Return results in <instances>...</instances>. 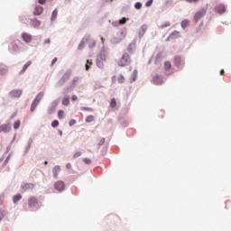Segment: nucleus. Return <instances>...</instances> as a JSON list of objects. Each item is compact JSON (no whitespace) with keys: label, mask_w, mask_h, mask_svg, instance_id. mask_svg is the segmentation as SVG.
I'll return each mask as SVG.
<instances>
[{"label":"nucleus","mask_w":231,"mask_h":231,"mask_svg":"<svg viewBox=\"0 0 231 231\" xmlns=\"http://www.w3.org/2000/svg\"><path fill=\"white\" fill-rule=\"evenodd\" d=\"M125 37H127V28L123 27L119 32H116V36L112 38L111 43L119 44V42H122Z\"/></svg>","instance_id":"obj_1"},{"label":"nucleus","mask_w":231,"mask_h":231,"mask_svg":"<svg viewBox=\"0 0 231 231\" xmlns=\"http://www.w3.org/2000/svg\"><path fill=\"white\" fill-rule=\"evenodd\" d=\"M43 97H44V92L38 93V95L35 97V98L32 100L31 104V108H30L31 113H33V111L37 109V106L41 104V101L42 100Z\"/></svg>","instance_id":"obj_2"},{"label":"nucleus","mask_w":231,"mask_h":231,"mask_svg":"<svg viewBox=\"0 0 231 231\" xmlns=\"http://www.w3.org/2000/svg\"><path fill=\"white\" fill-rule=\"evenodd\" d=\"M71 74H72L71 69H68L57 82L56 88H62V86L64 84H66V82H68V80H69Z\"/></svg>","instance_id":"obj_3"},{"label":"nucleus","mask_w":231,"mask_h":231,"mask_svg":"<svg viewBox=\"0 0 231 231\" xmlns=\"http://www.w3.org/2000/svg\"><path fill=\"white\" fill-rule=\"evenodd\" d=\"M208 10V5H207L205 7L197 11V13L194 15V22L196 23H199V21H201V19H203V17H205V15H207Z\"/></svg>","instance_id":"obj_4"},{"label":"nucleus","mask_w":231,"mask_h":231,"mask_svg":"<svg viewBox=\"0 0 231 231\" xmlns=\"http://www.w3.org/2000/svg\"><path fill=\"white\" fill-rule=\"evenodd\" d=\"M129 64H131V58L128 53H125L118 61V66L124 68V66H129Z\"/></svg>","instance_id":"obj_5"},{"label":"nucleus","mask_w":231,"mask_h":231,"mask_svg":"<svg viewBox=\"0 0 231 231\" xmlns=\"http://www.w3.org/2000/svg\"><path fill=\"white\" fill-rule=\"evenodd\" d=\"M106 60V54L100 53L97 57L96 64L99 69H104V61Z\"/></svg>","instance_id":"obj_6"},{"label":"nucleus","mask_w":231,"mask_h":231,"mask_svg":"<svg viewBox=\"0 0 231 231\" xmlns=\"http://www.w3.org/2000/svg\"><path fill=\"white\" fill-rule=\"evenodd\" d=\"M90 41V35L89 34H87L85 35L82 40L80 41L79 46H78V50H84V47L86 46V42H89Z\"/></svg>","instance_id":"obj_7"},{"label":"nucleus","mask_w":231,"mask_h":231,"mask_svg":"<svg viewBox=\"0 0 231 231\" xmlns=\"http://www.w3.org/2000/svg\"><path fill=\"white\" fill-rule=\"evenodd\" d=\"M21 95H23L22 89H13L9 92L10 98H21Z\"/></svg>","instance_id":"obj_8"},{"label":"nucleus","mask_w":231,"mask_h":231,"mask_svg":"<svg viewBox=\"0 0 231 231\" xmlns=\"http://www.w3.org/2000/svg\"><path fill=\"white\" fill-rule=\"evenodd\" d=\"M58 106H59V99H56L49 106L48 114L49 115H53L55 113Z\"/></svg>","instance_id":"obj_9"},{"label":"nucleus","mask_w":231,"mask_h":231,"mask_svg":"<svg viewBox=\"0 0 231 231\" xmlns=\"http://www.w3.org/2000/svg\"><path fill=\"white\" fill-rule=\"evenodd\" d=\"M54 189L55 190H58L59 192H62L65 189L64 181L58 180L54 183Z\"/></svg>","instance_id":"obj_10"},{"label":"nucleus","mask_w":231,"mask_h":231,"mask_svg":"<svg viewBox=\"0 0 231 231\" xmlns=\"http://www.w3.org/2000/svg\"><path fill=\"white\" fill-rule=\"evenodd\" d=\"M127 21H129V18L123 17L118 21L113 22L112 26H114L115 28H117V26H122V25L125 24V23H127Z\"/></svg>","instance_id":"obj_11"},{"label":"nucleus","mask_w":231,"mask_h":231,"mask_svg":"<svg viewBox=\"0 0 231 231\" xmlns=\"http://www.w3.org/2000/svg\"><path fill=\"white\" fill-rule=\"evenodd\" d=\"M12 131V125L10 123L0 125V133H10Z\"/></svg>","instance_id":"obj_12"},{"label":"nucleus","mask_w":231,"mask_h":231,"mask_svg":"<svg viewBox=\"0 0 231 231\" xmlns=\"http://www.w3.org/2000/svg\"><path fill=\"white\" fill-rule=\"evenodd\" d=\"M152 80L153 83H155L157 86H160L165 82V79L162 75H156L155 77H153Z\"/></svg>","instance_id":"obj_13"},{"label":"nucleus","mask_w":231,"mask_h":231,"mask_svg":"<svg viewBox=\"0 0 231 231\" xmlns=\"http://www.w3.org/2000/svg\"><path fill=\"white\" fill-rule=\"evenodd\" d=\"M176 39H180V32L178 31H174L173 32H171L168 38L166 39L167 42L169 41H174Z\"/></svg>","instance_id":"obj_14"},{"label":"nucleus","mask_w":231,"mask_h":231,"mask_svg":"<svg viewBox=\"0 0 231 231\" xmlns=\"http://www.w3.org/2000/svg\"><path fill=\"white\" fill-rule=\"evenodd\" d=\"M147 28H148V26H147V24H143L141 27H140V29H139V31H138V36H139V39H142V37H143V35H145V32H147Z\"/></svg>","instance_id":"obj_15"},{"label":"nucleus","mask_w":231,"mask_h":231,"mask_svg":"<svg viewBox=\"0 0 231 231\" xmlns=\"http://www.w3.org/2000/svg\"><path fill=\"white\" fill-rule=\"evenodd\" d=\"M22 39L24 42L30 43L33 40V37L30 33L23 32Z\"/></svg>","instance_id":"obj_16"},{"label":"nucleus","mask_w":231,"mask_h":231,"mask_svg":"<svg viewBox=\"0 0 231 231\" xmlns=\"http://www.w3.org/2000/svg\"><path fill=\"white\" fill-rule=\"evenodd\" d=\"M215 11L217 12V14H225V12H226V7H225V5L220 4L218 5H216Z\"/></svg>","instance_id":"obj_17"},{"label":"nucleus","mask_w":231,"mask_h":231,"mask_svg":"<svg viewBox=\"0 0 231 231\" xmlns=\"http://www.w3.org/2000/svg\"><path fill=\"white\" fill-rule=\"evenodd\" d=\"M173 62L176 68H179V69L183 68V61L181 60V57H179V56L175 57Z\"/></svg>","instance_id":"obj_18"},{"label":"nucleus","mask_w":231,"mask_h":231,"mask_svg":"<svg viewBox=\"0 0 231 231\" xmlns=\"http://www.w3.org/2000/svg\"><path fill=\"white\" fill-rule=\"evenodd\" d=\"M37 199H35V197H32L31 199H29L28 200V205L30 208H35V207H37Z\"/></svg>","instance_id":"obj_19"},{"label":"nucleus","mask_w":231,"mask_h":231,"mask_svg":"<svg viewBox=\"0 0 231 231\" xmlns=\"http://www.w3.org/2000/svg\"><path fill=\"white\" fill-rule=\"evenodd\" d=\"M34 187L32 183H25L22 185V190H23V192H26V190H33Z\"/></svg>","instance_id":"obj_20"},{"label":"nucleus","mask_w":231,"mask_h":231,"mask_svg":"<svg viewBox=\"0 0 231 231\" xmlns=\"http://www.w3.org/2000/svg\"><path fill=\"white\" fill-rule=\"evenodd\" d=\"M134 50H136V41H133L129 46H128V49H127V51L129 53H134Z\"/></svg>","instance_id":"obj_21"},{"label":"nucleus","mask_w":231,"mask_h":231,"mask_svg":"<svg viewBox=\"0 0 231 231\" xmlns=\"http://www.w3.org/2000/svg\"><path fill=\"white\" fill-rule=\"evenodd\" d=\"M30 23L32 28H39V26H41V21H39L37 18L31 19Z\"/></svg>","instance_id":"obj_22"},{"label":"nucleus","mask_w":231,"mask_h":231,"mask_svg":"<svg viewBox=\"0 0 231 231\" xmlns=\"http://www.w3.org/2000/svg\"><path fill=\"white\" fill-rule=\"evenodd\" d=\"M32 143H33V139L29 138L27 142V145L25 146L24 154H28L30 149L32 148Z\"/></svg>","instance_id":"obj_23"},{"label":"nucleus","mask_w":231,"mask_h":231,"mask_svg":"<svg viewBox=\"0 0 231 231\" xmlns=\"http://www.w3.org/2000/svg\"><path fill=\"white\" fill-rule=\"evenodd\" d=\"M8 73V67L5 64H0V75H6Z\"/></svg>","instance_id":"obj_24"},{"label":"nucleus","mask_w":231,"mask_h":231,"mask_svg":"<svg viewBox=\"0 0 231 231\" xmlns=\"http://www.w3.org/2000/svg\"><path fill=\"white\" fill-rule=\"evenodd\" d=\"M22 199H23V195H21V193H18L13 197V203H14L15 205L19 203V201H21Z\"/></svg>","instance_id":"obj_25"},{"label":"nucleus","mask_w":231,"mask_h":231,"mask_svg":"<svg viewBox=\"0 0 231 231\" xmlns=\"http://www.w3.org/2000/svg\"><path fill=\"white\" fill-rule=\"evenodd\" d=\"M44 12V8L41 5H37L34 9V15H41Z\"/></svg>","instance_id":"obj_26"},{"label":"nucleus","mask_w":231,"mask_h":231,"mask_svg":"<svg viewBox=\"0 0 231 231\" xmlns=\"http://www.w3.org/2000/svg\"><path fill=\"white\" fill-rule=\"evenodd\" d=\"M52 172H53L54 178L57 179V177L59 176V172H60V166L59 165L54 166V168L52 169Z\"/></svg>","instance_id":"obj_27"},{"label":"nucleus","mask_w":231,"mask_h":231,"mask_svg":"<svg viewBox=\"0 0 231 231\" xmlns=\"http://www.w3.org/2000/svg\"><path fill=\"white\" fill-rule=\"evenodd\" d=\"M30 66H32V61H27V62L23 65L22 70L20 71V75H23V74L28 69V68H30Z\"/></svg>","instance_id":"obj_28"},{"label":"nucleus","mask_w":231,"mask_h":231,"mask_svg":"<svg viewBox=\"0 0 231 231\" xmlns=\"http://www.w3.org/2000/svg\"><path fill=\"white\" fill-rule=\"evenodd\" d=\"M87 44H88V48H90V50H93V48L97 46V41L91 39L90 36V40L87 42Z\"/></svg>","instance_id":"obj_29"},{"label":"nucleus","mask_w":231,"mask_h":231,"mask_svg":"<svg viewBox=\"0 0 231 231\" xmlns=\"http://www.w3.org/2000/svg\"><path fill=\"white\" fill-rule=\"evenodd\" d=\"M57 15H59V10L54 9L51 14V21L53 23L54 21H57Z\"/></svg>","instance_id":"obj_30"},{"label":"nucleus","mask_w":231,"mask_h":231,"mask_svg":"<svg viewBox=\"0 0 231 231\" xmlns=\"http://www.w3.org/2000/svg\"><path fill=\"white\" fill-rule=\"evenodd\" d=\"M190 24V21L185 19L180 23V26L182 30H185V28H187V26H189Z\"/></svg>","instance_id":"obj_31"},{"label":"nucleus","mask_w":231,"mask_h":231,"mask_svg":"<svg viewBox=\"0 0 231 231\" xmlns=\"http://www.w3.org/2000/svg\"><path fill=\"white\" fill-rule=\"evenodd\" d=\"M79 77H74L73 78L72 83H71L72 88H77V84H79Z\"/></svg>","instance_id":"obj_32"},{"label":"nucleus","mask_w":231,"mask_h":231,"mask_svg":"<svg viewBox=\"0 0 231 231\" xmlns=\"http://www.w3.org/2000/svg\"><path fill=\"white\" fill-rule=\"evenodd\" d=\"M138 77V70L134 69L132 74V79L131 82H134Z\"/></svg>","instance_id":"obj_33"},{"label":"nucleus","mask_w":231,"mask_h":231,"mask_svg":"<svg viewBox=\"0 0 231 231\" xmlns=\"http://www.w3.org/2000/svg\"><path fill=\"white\" fill-rule=\"evenodd\" d=\"M87 124H91V122H95V116H88L86 118Z\"/></svg>","instance_id":"obj_34"},{"label":"nucleus","mask_w":231,"mask_h":231,"mask_svg":"<svg viewBox=\"0 0 231 231\" xmlns=\"http://www.w3.org/2000/svg\"><path fill=\"white\" fill-rule=\"evenodd\" d=\"M169 26H171V22H166L164 24L158 25V27H159L161 30H163V29H165V28H169Z\"/></svg>","instance_id":"obj_35"},{"label":"nucleus","mask_w":231,"mask_h":231,"mask_svg":"<svg viewBox=\"0 0 231 231\" xmlns=\"http://www.w3.org/2000/svg\"><path fill=\"white\" fill-rule=\"evenodd\" d=\"M62 106H69V97H63V99H62Z\"/></svg>","instance_id":"obj_36"},{"label":"nucleus","mask_w":231,"mask_h":231,"mask_svg":"<svg viewBox=\"0 0 231 231\" xmlns=\"http://www.w3.org/2000/svg\"><path fill=\"white\" fill-rule=\"evenodd\" d=\"M12 47V51L14 52V53H17V51H19V45L15 44V43H13L11 45Z\"/></svg>","instance_id":"obj_37"},{"label":"nucleus","mask_w":231,"mask_h":231,"mask_svg":"<svg viewBox=\"0 0 231 231\" xmlns=\"http://www.w3.org/2000/svg\"><path fill=\"white\" fill-rule=\"evenodd\" d=\"M58 118H59V120H64V111L63 110H59Z\"/></svg>","instance_id":"obj_38"},{"label":"nucleus","mask_w":231,"mask_h":231,"mask_svg":"<svg viewBox=\"0 0 231 231\" xmlns=\"http://www.w3.org/2000/svg\"><path fill=\"white\" fill-rule=\"evenodd\" d=\"M117 80L119 84H124V82H125V78H124V75L121 74L118 76Z\"/></svg>","instance_id":"obj_39"},{"label":"nucleus","mask_w":231,"mask_h":231,"mask_svg":"<svg viewBox=\"0 0 231 231\" xmlns=\"http://www.w3.org/2000/svg\"><path fill=\"white\" fill-rule=\"evenodd\" d=\"M171 65L169 61H165L164 62V69H166V71H169V69H171Z\"/></svg>","instance_id":"obj_40"},{"label":"nucleus","mask_w":231,"mask_h":231,"mask_svg":"<svg viewBox=\"0 0 231 231\" xmlns=\"http://www.w3.org/2000/svg\"><path fill=\"white\" fill-rule=\"evenodd\" d=\"M19 127H21V121L17 120L14 124V129L17 130L19 129Z\"/></svg>","instance_id":"obj_41"},{"label":"nucleus","mask_w":231,"mask_h":231,"mask_svg":"<svg viewBox=\"0 0 231 231\" xmlns=\"http://www.w3.org/2000/svg\"><path fill=\"white\" fill-rule=\"evenodd\" d=\"M80 111H90L91 113H93V108L91 107H88V106H81L80 107Z\"/></svg>","instance_id":"obj_42"},{"label":"nucleus","mask_w":231,"mask_h":231,"mask_svg":"<svg viewBox=\"0 0 231 231\" xmlns=\"http://www.w3.org/2000/svg\"><path fill=\"white\" fill-rule=\"evenodd\" d=\"M91 64H93L91 60H87V64L85 65L86 71H89V66H91Z\"/></svg>","instance_id":"obj_43"},{"label":"nucleus","mask_w":231,"mask_h":231,"mask_svg":"<svg viewBox=\"0 0 231 231\" xmlns=\"http://www.w3.org/2000/svg\"><path fill=\"white\" fill-rule=\"evenodd\" d=\"M134 9L135 10H142V3L141 2H137L134 4Z\"/></svg>","instance_id":"obj_44"},{"label":"nucleus","mask_w":231,"mask_h":231,"mask_svg":"<svg viewBox=\"0 0 231 231\" xmlns=\"http://www.w3.org/2000/svg\"><path fill=\"white\" fill-rule=\"evenodd\" d=\"M110 107H116V99L115 98H112L111 101H110Z\"/></svg>","instance_id":"obj_45"},{"label":"nucleus","mask_w":231,"mask_h":231,"mask_svg":"<svg viewBox=\"0 0 231 231\" xmlns=\"http://www.w3.org/2000/svg\"><path fill=\"white\" fill-rule=\"evenodd\" d=\"M51 127H53V129H55L56 127H59V120L52 121Z\"/></svg>","instance_id":"obj_46"},{"label":"nucleus","mask_w":231,"mask_h":231,"mask_svg":"<svg viewBox=\"0 0 231 231\" xmlns=\"http://www.w3.org/2000/svg\"><path fill=\"white\" fill-rule=\"evenodd\" d=\"M104 143H106V138H101L100 141L98 142L97 145L98 147L104 145Z\"/></svg>","instance_id":"obj_47"},{"label":"nucleus","mask_w":231,"mask_h":231,"mask_svg":"<svg viewBox=\"0 0 231 231\" xmlns=\"http://www.w3.org/2000/svg\"><path fill=\"white\" fill-rule=\"evenodd\" d=\"M152 3H153V0H148V1L145 3L146 8H149L150 6H152Z\"/></svg>","instance_id":"obj_48"},{"label":"nucleus","mask_w":231,"mask_h":231,"mask_svg":"<svg viewBox=\"0 0 231 231\" xmlns=\"http://www.w3.org/2000/svg\"><path fill=\"white\" fill-rule=\"evenodd\" d=\"M75 124H77V120L71 119L69 123V127H73V125H75Z\"/></svg>","instance_id":"obj_49"},{"label":"nucleus","mask_w":231,"mask_h":231,"mask_svg":"<svg viewBox=\"0 0 231 231\" xmlns=\"http://www.w3.org/2000/svg\"><path fill=\"white\" fill-rule=\"evenodd\" d=\"M79 156H82V152H76L73 155V158H79Z\"/></svg>","instance_id":"obj_50"},{"label":"nucleus","mask_w":231,"mask_h":231,"mask_svg":"<svg viewBox=\"0 0 231 231\" xmlns=\"http://www.w3.org/2000/svg\"><path fill=\"white\" fill-rule=\"evenodd\" d=\"M73 87H68L67 88H66V90L64 91V93L66 94V93H71V91H73Z\"/></svg>","instance_id":"obj_51"},{"label":"nucleus","mask_w":231,"mask_h":231,"mask_svg":"<svg viewBox=\"0 0 231 231\" xmlns=\"http://www.w3.org/2000/svg\"><path fill=\"white\" fill-rule=\"evenodd\" d=\"M5 211H0V221H3V219L5 218Z\"/></svg>","instance_id":"obj_52"},{"label":"nucleus","mask_w":231,"mask_h":231,"mask_svg":"<svg viewBox=\"0 0 231 231\" xmlns=\"http://www.w3.org/2000/svg\"><path fill=\"white\" fill-rule=\"evenodd\" d=\"M84 162H85V163H86L87 165H90V164H91V161H90L89 158H85V159H84Z\"/></svg>","instance_id":"obj_53"},{"label":"nucleus","mask_w":231,"mask_h":231,"mask_svg":"<svg viewBox=\"0 0 231 231\" xmlns=\"http://www.w3.org/2000/svg\"><path fill=\"white\" fill-rule=\"evenodd\" d=\"M10 156H12V153H10V154L6 157V159L5 160V162H4V164H5V165H6V163H8V162L10 161Z\"/></svg>","instance_id":"obj_54"},{"label":"nucleus","mask_w":231,"mask_h":231,"mask_svg":"<svg viewBox=\"0 0 231 231\" xmlns=\"http://www.w3.org/2000/svg\"><path fill=\"white\" fill-rule=\"evenodd\" d=\"M78 99H79V97H78L77 96H75V95H73V96L71 97L72 102H77Z\"/></svg>","instance_id":"obj_55"},{"label":"nucleus","mask_w":231,"mask_h":231,"mask_svg":"<svg viewBox=\"0 0 231 231\" xmlns=\"http://www.w3.org/2000/svg\"><path fill=\"white\" fill-rule=\"evenodd\" d=\"M51 42V40H50V38L46 39L44 42H43V44H50Z\"/></svg>","instance_id":"obj_56"},{"label":"nucleus","mask_w":231,"mask_h":231,"mask_svg":"<svg viewBox=\"0 0 231 231\" xmlns=\"http://www.w3.org/2000/svg\"><path fill=\"white\" fill-rule=\"evenodd\" d=\"M11 150H12V145L7 146L5 154H6V152H10Z\"/></svg>","instance_id":"obj_57"},{"label":"nucleus","mask_w":231,"mask_h":231,"mask_svg":"<svg viewBox=\"0 0 231 231\" xmlns=\"http://www.w3.org/2000/svg\"><path fill=\"white\" fill-rule=\"evenodd\" d=\"M39 5H46V0H38Z\"/></svg>","instance_id":"obj_58"},{"label":"nucleus","mask_w":231,"mask_h":231,"mask_svg":"<svg viewBox=\"0 0 231 231\" xmlns=\"http://www.w3.org/2000/svg\"><path fill=\"white\" fill-rule=\"evenodd\" d=\"M186 3H198L199 0H185Z\"/></svg>","instance_id":"obj_59"},{"label":"nucleus","mask_w":231,"mask_h":231,"mask_svg":"<svg viewBox=\"0 0 231 231\" xmlns=\"http://www.w3.org/2000/svg\"><path fill=\"white\" fill-rule=\"evenodd\" d=\"M5 201V196L1 195L0 196V205Z\"/></svg>","instance_id":"obj_60"},{"label":"nucleus","mask_w":231,"mask_h":231,"mask_svg":"<svg viewBox=\"0 0 231 231\" xmlns=\"http://www.w3.org/2000/svg\"><path fill=\"white\" fill-rule=\"evenodd\" d=\"M66 169H71V163H69V162L67 163V164H66Z\"/></svg>","instance_id":"obj_61"},{"label":"nucleus","mask_w":231,"mask_h":231,"mask_svg":"<svg viewBox=\"0 0 231 231\" xmlns=\"http://www.w3.org/2000/svg\"><path fill=\"white\" fill-rule=\"evenodd\" d=\"M55 62H57V58H54L51 61V66H53L55 64Z\"/></svg>","instance_id":"obj_62"},{"label":"nucleus","mask_w":231,"mask_h":231,"mask_svg":"<svg viewBox=\"0 0 231 231\" xmlns=\"http://www.w3.org/2000/svg\"><path fill=\"white\" fill-rule=\"evenodd\" d=\"M16 116V114H13L11 116H10V120H14V118H15Z\"/></svg>","instance_id":"obj_63"},{"label":"nucleus","mask_w":231,"mask_h":231,"mask_svg":"<svg viewBox=\"0 0 231 231\" xmlns=\"http://www.w3.org/2000/svg\"><path fill=\"white\" fill-rule=\"evenodd\" d=\"M220 75H225V69L220 70Z\"/></svg>","instance_id":"obj_64"}]
</instances>
